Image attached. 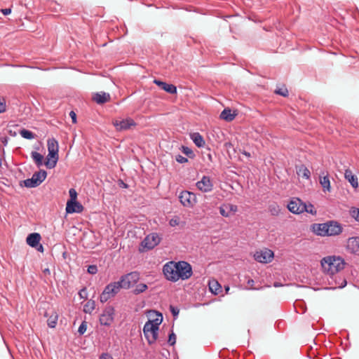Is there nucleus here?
<instances>
[{"label":"nucleus","instance_id":"obj_4","mask_svg":"<svg viewBox=\"0 0 359 359\" xmlns=\"http://www.w3.org/2000/svg\"><path fill=\"white\" fill-rule=\"evenodd\" d=\"M175 266L177 268V273L178 280L180 279L183 280H187L191 276L193 273L192 268L188 262L184 261L175 262Z\"/></svg>","mask_w":359,"mask_h":359},{"label":"nucleus","instance_id":"obj_16","mask_svg":"<svg viewBox=\"0 0 359 359\" xmlns=\"http://www.w3.org/2000/svg\"><path fill=\"white\" fill-rule=\"evenodd\" d=\"M160 243V238L157 233H152L145 237L142 245L147 249H153Z\"/></svg>","mask_w":359,"mask_h":359},{"label":"nucleus","instance_id":"obj_8","mask_svg":"<svg viewBox=\"0 0 359 359\" xmlns=\"http://www.w3.org/2000/svg\"><path fill=\"white\" fill-rule=\"evenodd\" d=\"M140 279V274L137 271H133L122 276L119 283L123 289H129L134 285Z\"/></svg>","mask_w":359,"mask_h":359},{"label":"nucleus","instance_id":"obj_37","mask_svg":"<svg viewBox=\"0 0 359 359\" xmlns=\"http://www.w3.org/2000/svg\"><path fill=\"white\" fill-rule=\"evenodd\" d=\"M304 212H306L312 215H316L317 213L316 208L311 203H305V210H304Z\"/></svg>","mask_w":359,"mask_h":359},{"label":"nucleus","instance_id":"obj_7","mask_svg":"<svg viewBox=\"0 0 359 359\" xmlns=\"http://www.w3.org/2000/svg\"><path fill=\"white\" fill-rule=\"evenodd\" d=\"M115 309L111 306H106L100 316V323L102 325L110 326L114 320Z\"/></svg>","mask_w":359,"mask_h":359},{"label":"nucleus","instance_id":"obj_5","mask_svg":"<svg viewBox=\"0 0 359 359\" xmlns=\"http://www.w3.org/2000/svg\"><path fill=\"white\" fill-rule=\"evenodd\" d=\"M46 171L41 170L34 172L31 178L24 180V185L27 188L36 187L46 180Z\"/></svg>","mask_w":359,"mask_h":359},{"label":"nucleus","instance_id":"obj_40","mask_svg":"<svg viewBox=\"0 0 359 359\" xmlns=\"http://www.w3.org/2000/svg\"><path fill=\"white\" fill-rule=\"evenodd\" d=\"M6 102L4 97H0V114L6 111Z\"/></svg>","mask_w":359,"mask_h":359},{"label":"nucleus","instance_id":"obj_50","mask_svg":"<svg viewBox=\"0 0 359 359\" xmlns=\"http://www.w3.org/2000/svg\"><path fill=\"white\" fill-rule=\"evenodd\" d=\"M160 316H161V318H156L155 320H151V323L153 325H156V327H158V325L161 323L162 322V316L160 314Z\"/></svg>","mask_w":359,"mask_h":359},{"label":"nucleus","instance_id":"obj_41","mask_svg":"<svg viewBox=\"0 0 359 359\" xmlns=\"http://www.w3.org/2000/svg\"><path fill=\"white\" fill-rule=\"evenodd\" d=\"M179 224H180V217L177 216L172 217L169 221L170 226H172V227L179 225Z\"/></svg>","mask_w":359,"mask_h":359},{"label":"nucleus","instance_id":"obj_1","mask_svg":"<svg viewBox=\"0 0 359 359\" xmlns=\"http://www.w3.org/2000/svg\"><path fill=\"white\" fill-rule=\"evenodd\" d=\"M344 260L340 257L328 256L321 260V266L327 276L339 273L344 268Z\"/></svg>","mask_w":359,"mask_h":359},{"label":"nucleus","instance_id":"obj_42","mask_svg":"<svg viewBox=\"0 0 359 359\" xmlns=\"http://www.w3.org/2000/svg\"><path fill=\"white\" fill-rule=\"evenodd\" d=\"M168 343L170 346H173L176 343V335H175V334L173 332H172L169 334V338H168Z\"/></svg>","mask_w":359,"mask_h":359},{"label":"nucleus","instance_id":"obj_47","mask_svg":"<svg viewBox=\"0 0 359 359\" xmlns=\"http://www.w3.org/2000/svg\"><path fill=\"white\" fill-rule=\"evenodd\" d=\"M87 271L90 274H95L97 272V267L95 265H90Z\"/></svg>","mask_w":359,"mask_h":359},{"label":"nucleus","instance_id":"obj_13","mask_svg":"<svg viewBox=\"0 0 359 359\" xmlns=\"http://www.w3.org/2000/svg\"><path fill=\"white\" fill-rule=\"evenodd\" d=\"M327 281L329 283V285H330V288L332 289L343 288L347 284L345 278L338 274V273L330 276L327 278Z\"/></svg>","mask_w":359,"mask_h":359},{"label":"nucleus","instance_id":"obj_35","mask_svg":"<svg viewBox=\"0 0 359 359\" xmlns=\"http://www.w3.org/2000/svg\"><path fill=\"white\" fill-rule=\"evenodd\" d=\"M269 210L272 215H278L280 212V207L276 203L270 205Z\"/></svg>","mask_w":359,"mask_h":359},{"label":"nucleus","instance_id":"obj_36","mask_svg":"<svg viewBox=\"0 0 359 359\" xmlns=\"http://www.w3.org/2000/svg\"><path fill=\"white\" fill-rule=\"evenodd\" d=\"M147 289V285L144 283H140L137 285L136 287L134 290V293L135 294H140L144 292Z\"/></svg>","mask_w":359,"mask_h":359},{"label":"nucleus","instance_id":"obj_9","mask_svg":"<svg viewBox=\"0 0 359 359\" xmlns=\"http://www.w3.org/2000/svg\"><path fill=\"white\" fill-rule=\"evenodd\" d=\"M175 262L170 261L167 262L163 267V273L165 278L172 282L178 280Z\"/></svg>","mask_w":359,"mask_h":359},{"label":"nucleus","instance_id":"obj_28","mask_svg":"<svg viewBox=\"0 0 359 359\" xmlns=\"http://www.w3.org/2000/svg\"><path fill=\"white\" fill-rule=\"evenodd\" d=\"M221 285L215 280L209 282V289L211 292L217 294L221 292Z\"/></svg>","mask_w":359,"mask_h":359},{"label":"nucleus","instance_id":"obj_56","mask_svg":"<svg viewBox=\"0 0 359 359\" xmlns=\"http://www.w3.org/2000/svg\"><path fill=\"white\" fill-rule=\"evenodd\" d=\"M254 283H255V282H254V280H253L252 279H249V280H248V285H250V286H252V285H254Z\"/></svg>","mask_w":359,"mask_h":359},{"label":"nucleus","instance_id":"obj_20","mask_svg":"<svg viewBox=\"0 0 359 359\" xmlns=\"http://www.w3.org/2000/svg\"><path fill=\"white\" fill-rule=\"evenodd\" d=\"M83 210V205L76 201H68L66 205L67 213H80Z\"/></svg>","mask_w":359,"mask_h":359},{"label":"nucleus","instance_id":"obj_51","mask_svg":"<svg viewBox=\"0 0 359 359\" xmlns=\"http://www.w3.org/2000/svg\"><path fill=\"white\" fill-rule=\"evenodd\" d=\"M69 116L72 118V122L75 123L76 122V114L74 111L69 112Z\"/></svg>","mask_w":359,"mask_h":359},{"label":"nucleus","instance_id":"obj_11","mask_svg":"<svg viewBox=\"0 0 359 359\" xmlns=\"http://www.w3.org/2000/svg\"><path fill=\"white\" fill-rule=\"evenodd\" d=\"M287 207L292 213L299 215L304 212L305 203L299 198H292L288 203Z\"/></svg>","mask_w":359,"mask_h":359},{"label":"nucleus","instance_id":"obj_43","mask_svg":"<svg viewBox=\"0 0 359 359\" xmlns=\"http://www.w3.org/2000/svg\"><path fill=\"white\" fill-rule=\"evenodd\" d=\"M86 329H87V324H86V321H83L81 323V324L80 325L79 329H78V332L79 333V334H83L85 333V332L86 331Z\"/></svg>","mask_w":359,"mask_h":359},{"label":"nucleus","instance_id":"obj_27","mask_svg":"<svg viewBox=\"0 0 359 359\" xmlns=\"http://www.w3.org/2000/svg\"><path fill=\"white\" fill-rule=\"evenodd\" d=\"M297 174L306 180H309L311 176L309 170L304 165H301L297 168Z\"/></svg>","mask_w":359,"mask_h":359},{"label":"nucleus","instance_id":"obj_46","mask_svg":"<svg viewBox=\"0 0 359 359\" xmlns=\"http://www.w3.org/2000/svg\"><path fill=\"white\" fill-rule=\"evenodd\" d=\"M175 160L180 163H184L188 161V159L186 157L180 154H178L175 156Z\"/></svg>","mask_w":359,"mask_h":359},{"label":"nucleus","instance_id":"obj_24","mask_svg":"<svg viewBox=\"0 0 359 359\" xmlns=\"http://www.w3.org/2000/svg\"><path fill=\"white\" fill-rule=\"evenodd\" d=\"M345 179L348 181V182L351 184V186L353 188H358V177L354 175L351 170H346L344 173Z\"/></svg>","mask_w":359,"mask_h":359},{"label":"nucleus","instance_id":"obj_48","mask_svg":"<svg viewBox=\"0 0 359 359\" xmlns=\"http://www.w3.org/2000/svg\"><path fill=\"white\" fill-rule=\"evenodd\" d=\"M170 310L175 318L177 317V316L180 313V310L177 307L170 306Z\"/></svg>","mask_w":359,"mask_h":359},{"label":"nucleus","instance_id":"obj_38","mask_svg":"<svg viewBox=\"0 0 359 359\" xmlns=\"http://www.w3.org/2000/svg\"><path fill=\"white\" fill-rule=\"evenodd\" d=\"M350 214L352 217L359 222V208H352L350 210Z\"/></svg>","mask_w":359,"mask_h":359},{"label":"nucleus","instance_id":"obj_39","mask_svg":"<svg viewBox=\"0 0 359 359\" xmlns=\"http://www.w3.org/2000/svg\"><path fill=\"white\" fill-rule=\"evenodd\" d=\"M275 93L278 95H282L283 97H287L288 95V90L286 88H279L275 90Z\"/></svg>","mask_w":359,"mask_h":359},{"label":"nucleus","instance_id":"obj_6","mask_svg":"<svg viewBox=\"0 0 359 359\" xmlns=\"http://www.w3.org/2000/svg\"><path fill=\"white\" fill-rule=\"evenodd\" d=\"M158 327L153 325L151 320H148L144 325L143 332L148 343L151 344L156 341L158 337Z\"/></svg>","mask_w":359,"mask_h":359},{"label":"nucleus","instance_id":"obj_23","mask_svg":"<svg viewBox=\"0 0 359 359\" xmlns=\"http://www.w3.org/2000/svg\"><path fill=\"white\" fill-rule=\"evenodd\" d=\"M41 236L39 233H32L27 237V243L32 248H36L39 244Z\"/></svg>","mask_w":359,"mask_h":359},{"label":"nucleus","instance_id":"obj_19","mask_svg":"<svg viewBox=\"0 0 359 359\" xmlns=\"http://www.w3.org/2000/svg\"><path fill=\"white\" fill-rule=\"evenodd\" d=\"M347 250L357 255H359V237H351L347 241Z\"/></svg>","mask_w":359,"mask_h":359},{"label":"nucleus","instance_id":"obj_33","mask_svg":"<svg viewBox=\"0 0 359 359\" xmlns=\"http://www.w3.org/2000/svg\"><path fill=\"white\" fill-rule=\"evenodd\" d=\"M20 135L27 140H33L35 138V134L30 130L22 129L20 131Z\"/></svg>","mask_w":359,"mask_h":359},{"label":"nucleus","instance_id":"obj_26","mask_svg":"<svg viewBox=\"0 0 359 359\" xmlns=\"http://www.w3.org/2000/svg\"><path fill=\"white\" fill-rule=\"evenodd\" d=\"M190 137L191 140L194 142V143L198 147H203L205 146V141L203 140V137L202 135L198 133H194L191 134Z\"/></svg>","mask_w":359,"mask_h":359},{"label":"nucleus","instance_id":"obj_31","mask_svg":"<svg viewBox=\"0 0 359 359\" xmlns=\"http://www.w3.org/2000/svg\"><path fill=\"white\" fill-rule=\"evenodd\" d=\"M95 308V302L94 300L90 299L83 305V311L86 313L90 314Z\"/></svg>","mask_w":359,"mask_h":359},{"label":"nucleus","instance_id":"obj_34","mask_svg":"<svg viewBox=\"0 0 359 359\" xmlns=\"http://www.w3.org/2000/svg\"><path fill=\"white\" fill-rule=\"evenodd\" d=\"M221 118L226 120V121H232L234 118V115L231 114L230 109H224L221 114H220Z\"/></svg>","mask_w":359,"mask_h":359},{"label":"nucleus","instance_id":"obj_10","mask_svg":"<svg viewBox=\"0 0 359 359\" xmlns=\"http://www.w3.org/2000/svg\"><path fill=\"white\" fill-rule=\"evenodd\" d=\"M180 203L184 207L192 208L196 203V196L195 194L188 191H183L179 196Z\"/></svg>","mask_w":359,"mask_h":359},{"label":"nucleus","instance_id":"obj_15","mask_svg":"<svg viewBox=\"0 0 359 359\" xmlns=\"http://www.w3.org/2000/svg\"><path fill=\"white\" fill-rule=\"evenodd\" d=\"M114 126L117 130H126L132 126H135L136 123L131 118H127L121 120H116L114 122Z\"/></svg>","mask_w":359,"mask_h":359},{"label":"nucleus","instance_id":"obj_17","mask_svg":"<svg viewBox=\"0 0 359 359\" xmlns=\"http://www.w3.org/2000/svg\"><path fill=\"white\" fill-rule=\"evenodd\" d=\"M237 210V205L231 203H224L219 207V213L225 217L234 215Z\"/></svg>","mask_w":359,"mask_h":359},{"label":"nucleus","instance_id":"obj_58","mask_svg":"<svg viewBox=\"0 0 359 359\" xmlns=\"http://www.w3.org/2000/svg\"><path fill=\"white\" fill-rule=\"evenodd\" d=\"M243 154H245L246 156H248V157H249V156H250V153H249V152H247V151H245V152L243 153Z\"/></svg>","mask_w":359,"mask_h":359},{"label":"nucleus","instance_id":"obj_12","mask_svg":"<svg viewBox=\"0 0 359 359\" xmlns=\"http://www.w3.org/2000/svg\"><path fill=\"white\" fill-rule=\"evenodd\" d=\"M198 190L203 193H208L213 190L214 184L209 176L204 175L196 183Z\"/></svg>","mask_w":359,"mask_h":359},{"label":"nucleus","instance_id":"obj_3","mask_svg":"<svg viewBox=\"0 0 359 359\" xmlns=\"http://www.w3.org/2000/svg\"><path fill=\"white\" fill-rule=\"evenodd\" d=\"M123 288L119 281L113 282L108 284L100 296V300L102 303L107 302L111 297H114Z\"/></svg>","mask_w":359,"mask_h":359},{"label":"nucleus","instance_id":"obj_2","mask_svg":"<svg viewBox=\"0 0 359 359\" xmlns=\"http://www.w3.org/2000/svg\"><path fill=\"white\" fill-rule=\"evenodd\" d=\"M48 147V159L45 163L48 168H53L55 167L58 161V142L55 138H49L47 141Z\"/></svg>","mask_w":359,"mask_h":359},{"label":"nucleus","instance_id":"obj_45","mask_svg":"<svg viewBox=\"0 0 359 359\" xmlns=\"http://www.w3.org/2000/svg\"><path fill=\"white\" fill-rule=\"evenodd\" d=\"M182 151L188 156H191L193 154L192 150L188 147L182 146Z\"/></svg>","mask_w":359,"mask_h":359},{"label":"nucleus","instance_id":"obj_14","mask_svg":"<svg viewBox=\"0 0 359 359\" xmlns=\"http://www.w3.org/2000/svg\"><path fill=\"white\" fill-rule=\"evenodd\" d=\"M273 252L269 249H264L262 250L257 251L254 255V258L256 261L260 263L271 262L273 258Z\"/></svg>","mask_w":359,"mask_h":359},{"label":"nucleus","instance_id":"obj_32","mask_svg":"<svg viewBox=\"0 0 359 359\" xmlns=\"http://www.w3.org/2000/svg\"><path fill=\"white\" fill-rule=\"evenodd\" d=\"M57 319L58 316L57 313L53 312L47 320L48 327L50 328H54L57 325Z\"/></svg>","mask_w":359,"mask_h":359},{"label":"nucleus","instance_id":"obj_44","mask_svg":"<svg viewBox=\"0 0 359 359\" xmlns=\"http://www.w3.org/2000/svg\"><path fill=\"white\" fill-rule=\"evenodd\" d=\"M70 199L69 201H76L77 192L74 189H70L69 191Z\"/></svg>","mask_w":359,"mask_h":359},{"label":"nucleus","instance_id":"obj_22","mask_svg":"<svg viewBox=\"0 0 359 359\" xmlns=\"http://www.w3.org/2000/svg\"><path fill=\"white\" fill-rule=\"evenodd\" d=\"M154 83L168 93L175 94L177 93V88L172 84H169L157 79H155Z\"/></svg>","mask_w":359,"mask_h":359},{"label":"nucleus","instance_id":"obj_52","mask_svg":"<svg viewBox=\"0 0 359 359\" xmlns=\"http://www.w3.org/2000/svg\"><path fill=\"white\" fill-rule=\"evenodd\" d=\"M79 294L81 298L82 299H84V298H86V289L83 288L82 290H81L79 292Z\"/></svg>","mask_w":359,"mask_h":359},{"label":"nucleus","instance_id":"obj_21","mask_svg":"<svg viewBox=\"0 0 359 359\" xmlns=\"http://www.w3.org/2000/svg\"><path fill=\"white\" fill-rule=\"evenodd\" d=\"M311 231L320 236H327V224L321 223V224H313L311 226Z\"/></svg>","mask_w":359,"mask_h":359},{"label":"nucleus","instance_id":"obj_57","mask_svg":"<svg viewBox=\"0 0 359 359\" xmlns=\"http://www.w3.org/2000/svg\"><path fill=\"white\" fill-rule=\"evenodd\" d=\"M43 272H44L45 273H48V274H50V270H49L48 269H44Z\"/></svg>","mask_w":359,"mask_h":359},{"label":"nucleus","instance_id":"obj_53","mask_svg":"<svg viewBox=\"0 0 359 359\" xmlns=\"http://www.w3.org/2000/svg\"><path fill=\"white\" fill-rule=\"evenodd\" d=\"M0 142H1L4 146H6L8 144V137H0Z\"/></svg>","mask_w":359,"mask_h":359},{"label":"nucleus","instance_id":"obj_30","mask_svg":"<svg viewBox=\"0 0 359 359\" xmlns=\"http://www.w3.org/2000/svg\"><path fill=\"white\" fill-rule=\"evenodd\" d=\"M31 157L38 167L42 165L43 156L41 154L37 151H32Z\"/></svg>","mask_w":359,"mask_h":359},{"label":"nucleus","instance_id":"obj_55","mask_svg":"<svg viewBox=\"0 0 359 359\" xmlns=\"http://www.w3.org/2000/svg\"><path fill=\"white\" fill-rule=\"evenodd\" d=\"M36 249L38 251H40V252H43V247L42 245H38V247H36Z\"/></svg>","mask_w":359,"mask_h":359},{"label":"nucleus","instance_id":"obj_54","mask_svg":"<svg viewBox=\"0 0 359 359\" xmlns=\"http://www.w3.org/2000/svg\"><path fill=\"white\" fill-rule=\"evenodd\" d=\"M1 12L3 13L4 15H6L11 13V8L2 9Z\"/></svg>","mask_w":359,"mask_h":359},{"label":"nucleus","instance_id":"obj_18","mask_svg":"<svg viewBox=\"0 0 359 359\" xmlns=\"http://www.w3.org/2000/svg\"><path fill=\"white\" fill-rule=\"evenodd\" d=\"M327 224V236L339 235L343 230L342 226L335 221H330Z\"/></svg>","mask_w":359,"mask_h":359},{"label":"nucleus","instance_id":"obj_49","mask_svg":"<svg viewBox=\"0 0 359 359\" xmlns=\"http://www.w3.org/2000/svg\"><path fill=\"white\" fill-rule=\"evenodd\" d=\"M99 359H114V358L110 354H109L107 353H104L100 355Z\"/></svg>","mask_w":359,"mask_h":359},{"label":"nucleus","instance_id":"obj_25","mask_svg":"<svg viewBox=\"0 0 359 359\" xmlns=\"http://www.w3.org/2000/svg\"><path fill=\"white\" fill-rule=\"evenodd\" d=\"M109 99V94L104 92L97 93L93 95V100L97 104L105 103L108 102Z\"/></svg>","mask_w":359,"mask_h":359},{"label":"nucleus","instance_id":"obj_29","mask_svg":"<svg viewBox=\"0 0 359 359\" xmlns=\"http://www.w3.org/2000/svg\"><path fill=\"white\" fill-rule=\"evenodd\" d=\"M320 183L323 187L324 191H330V181L327 175L320 177Z\"/></svg>","mask_w":359,"mask_h":359}]
</instances>
